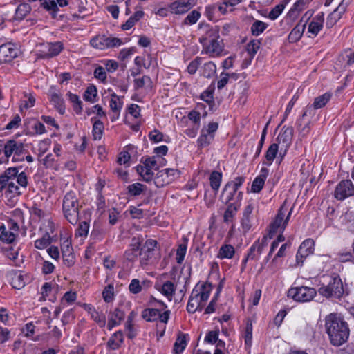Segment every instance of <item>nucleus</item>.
<instances>
[{
	"instance_id": "1",
	"label": "nucleus",
	"mask_w": 354,
	"mask_h": 354,
	"mask_svg": "<svg viewBox=\"0 0 354 354\" xmlns=\"http://www.w3.org/2000/svg\"><path fill=\"white\" fill-rule=\"evenodd\" d=\"M325 328L330 344L335 346L342 345L349 337L348 324L337 313H330L326 317Z\"/></svg>"
},
{
	"instance_id": "2",
	"label": "nucleus",
	"mask_w": 354,
	"mask_h": 354,
	"mask_svg": "<svg viewBox=\"0 0 354 354\" xmlns=\"http://www.w3.org/2000/svg\"><path fill=\"white\" fill-rule=\"evenodd\" d=\"M219 37L217 26L207 27L205 33L199 39L204 50L209 56H218L223 51V46L218 41Z\"/></svg>"
},
{
	"instance_id": "3",
	"label": "nucleus",
	"mask_w": 354,
	"mask_h": 354,
	"mask_svg": "<svg viewBox=\"0 0 354 354\" xmlns=\"http://www.w3.org/2000/svg\"><path fill=\"white\" fill-rule=\"evenodd\" d=\"M245 179L243 176H238L225 185L221 195V200L223 203H239L241 205L243 193L239 189L243 185Z\"/></svg>"
},
{
	"instance_id": "4",
	"label": "nucleus",
	"mask_w": 354,
	"mask_h": 354,
	"mask_svg": "<svg viewBox=\"0 0 354 354\" xmlns=\"http://www.w3.org/2000/svg\"><path fill=\"white\" fill-rule=\"evenodd\" d=\"M80 204L75 192H67L62 202V211L65 218L72 225H75L79 220Z\"/></svg>"
},
{
	"instance_id": "5",
	"label": "nucleus",
	"mask_w": 354,
	"mask_h": 354,
	"mask_svg": "<svg viewBox=\"0 0 354 354\" xmlns=\"http://www.w3.org/2000/svg\"><path fill=\"white\" fill-rule=\"evenodd\" d=\"M318 292L326 298L333 297L335 299H340L345 294L348 295L340 277L335 273L330 276V280L327 285H322Z\"/></svg>"
},
{
	"instance_id": "6",
	"label": "nucleus",
	"mask_w": 354,
	"mask_h": 354,
	"mask_svg": "<svg viewBox=\"0 0 354 354\" xmlns=\"http://www.w3.org/2000/svg\"><path fill=\"white\" fill-rule=\"evenodd\" d=\"M26 153V149L24 143L10 139L5 143V156L0 158V164L8 163V158L12 156L13 162L24 161Z\"/></svg>"
},
{
	"instance_id": "7",
	"label": "nucleus",
	"mask_w": 354,
	"mask_h": 354,
	"mask_svg": "<svg viewBox=\"0 0 354 354\" xmlns=\"http://www.w3.org/2000/svg\"><path fill=\"white\" fill-rule=\"evenodd\" d=\"M292 211V209H291L286 215L287 208L285 207V205H283L279 208L277 214L275 216L274 221L270 225V239H272V235L275 234L278 230L281 232H283L289 221Z\"/></svg>"
},
{
	"instance_id": "8",
	"label": "nucleus",
	"mask_w": 354,
	"mask_h": 354,
	"mask_svg": "<svg viewBox=\"0 0 354 354\" xmlns=\"http://www.w3.org/2000/svg\"><path fill=\"white\" fill-rule=\"evenodd\" d=\"M316 295V290L308 286L293 287L290 288L288 291V297L299 302L310 301Z\"/></svg>"
},
{
	"instance_id": "9",
	"label": "nucleus",
	"mask_w": 354,
	"mask_h": 354,
	"mask_svg": "<svg viewBox=\"0 0 354 354\" xmlns=\"http://www.w3.org/2000/svg\"><path fill=\"white\" fill-rule=\"evenodd\" d=\"M170 313L169 310L161 313L160 309L155 308H146L142 310V317L147 322H151L160 319L161 322L166 324L169 319Z\"/></svg>"
},
{
	"instance_id": "10",
	"label": "nucleus",
	"mask_w": 354,
	"mask_h": 354,
	"mask_svg": "<svg viewBox=\"0 0 354 354\" xmlns=\"http://www.w3.org/2000/svg\"><path fill=\"white\" fill-rule=\"evenodd\" d=\"M90 43L93 47L100 50L119 46L122 44L120 39L118 38L107 37L104 35H98L93 37Z\"/></svg>"
},
{
	"instance_id": "11",
	"label": "nucleus",
	"mask_w": 354,
	"mask_h": 354,
	"mask_svg": "<svg viewBox=\"0 0 354 354\" xmlns=\"http://www.w3.org/2000/svg\"><path fill=\"white\" fill-rule=\"evenodd\" d=\"M354 195V185L351 180H344L340 181L335 189L334 196L337 200L345 198Z\"/></svg>"
},
{
	"instance_id": "12",
	"label": "nucleus",
	"mask_w": 354,
	"mask_h": 354,
	"mask_svg": "<svg viewBox=\"0 0 354 354\" xmlns=\"http://www.w3.org/2000/svg\"><path fill=\"white\" fill-rule=\"evenodd\" d=\"M315 242L311 239L304 240L300 245L296 254V261L298 266H302L306 258L314 252Z\"/></svg>"
},
{
	"instance_id": "13",
	"label": "nucleus",
	"mask_w": 354,
	"mask_h": 354,
	"mask_svg": "<svg viewBox=\"0 0 354 354\" xmlns=\"http://www.w3.org/2000/svg\"><path fill=\"white\" fill-rule=\"evenodd\" d=\"M143 238L141 236H133L131 239L129 248L124 252V257L129 261H134L139 256Z\"/></svg>"
},
{
	"instance_id": "14",
	"label": "nucleus",
	"mask_w": 354,
	"mask_h": 354,
	"mask_svg": "<svg viewBox=\"0 0 354 354\" xmlns=\"http://www.w3.org/2000/svg\"><path fill=\"white\" fill-rule=\"evenodd\" d=\"M44 226L48 228V230L41 238L35 241V247L39 250L44 249L51 243L52 239L50 234H53L55 229V225L51 220L46 221Z\"/></svg>"
},
{
	"instance_id": "15",
	"label": "nucleus",
	"mask_w": 354,
	"mask_h": 354,
	"mask_svg": "<svg viewBox=\"0 0 354 354\" xmlns=\"http://www.w3.org/2000/svg\"><path fill=\"white\" fill-rule=\"evenodd\" d=\"M157 245V241L153 239H148L145 241L139 252L140 263L142 265H147L149 261L153 255L154 249Z\"/></svg>"
},
{
	"instance_id": "16",
	"label": "nucleus",
	"mask_w": 354,
	"mask_h": 354,
	"mask_svg": "<svg viewBox=\"0 0 354 354\" xmlns=\"http://www.w3.org/2000/svg\"><path fill=\"white\" fill-rule=\"evenodd\" d=\"M43 48L40 50L39 57L48 59L58 55L63 50V44L60 41L47 43L42 45Z\"/></svg>"
},
{
	"instance_id": "17",
	"label": "nucleus",
	"mask_w": 354,
	"mask_h": 354,
	"mask_svg": "<svg viewBox=\"0 0 354 354\" xmlns=\"http://www.w3.org/2000/svg\"><path fill=\"white\" fill-rule=\"evenodd\" d=\"M348 6V1L346 0L342 1L338 7L328 16L326 22V28H332L341 19L342 15L346 12Z\"/></svg>"
},
{
	"instance_id": "18",
	"label": "nucleus",
	"mask_w": 354,
	"mask_h": 354,
	"mask_svg": "<svg viewBox=\"0 0 354 354\" xmlns=\"http://www.w3.org/2000/svg\"><path fill=\"white\" fill-rule=\"evenodd\" d=\"M197 3V0H178L169 5L171 13L182 15L189 11Z\"/></svg>"
},
{
	"instance_id": "19",
	"label": "nucleus",
	"mask_w": 354,
	"mask_h": 354,
	"mask_svg": "<svg viewBox=\"0 0 354 354\" xmlns=\"http://www.w3.org/2000/svg\"><path fill=\"white\" fill-rule=\"evenodd\" d=\"M268 245V237L263 236L261 240H257L249 248L247 253L250 260L257 261L264 248Z\"/></svg>"
},
{
	"instance_id": "20",
	"label": "nucleus",
	"mask_w": 354,
	"mask_h": 354,
	"mask_svg": "<svg viewBox=\"0 0 354 354\" xmlns=\"http://www.w3.org/2000/svg\"><path fill=\"white\" fill-rule=\"evenodd\" d=\"M18 50L12 44H4L0 46V63L11 62L17 55Z\"/></svg>"
},
{
	"instance_id": "21",
	"label": "nucleus",
	"mask_w": 354,
	"mask_h": 354,
	"mask_svg": "<svg viewBox=\"0 0 354 354\" xmlns=\"http://www.w3.org/2000/svg\"><path fill=\"white\" fill-rule=\"evenodd\" d=\"M212 290V287L210 283H198L192 290V294L193 295V297H197L198 298H199L201 302L205 305V302L209 299Z\"/></svg>"
},
{
	"instance_id": "22",
	"label": "nucleus",
	"mask_w": 354,
	"mask_h": 354,
	"mask_svg": "<svg viewBox=\"0 0 354 354\" xmlns=\"http://www.w3.org/2000/svg\"><path fill=\"white\" fill-rule=\"evenodd\" d=\"M293 134V129L291 127L283 129L278 135L277 140L278 145H281V151L284 149L283 156L286 153V151L292 142Z\"/></svg>"
},
{
	"instance_id": "23",
	"label": "nucleus",
	"mask_w": 354,
	"mask_h": 354,
	"mask_svg": "<svg viewBox=\"0 0 354 354\" xmlns=\"http://www.w3.org/2000/svg\"><path fill=\"white\" fill-rule=\"evenodd\" d=\"M324 23V14L322 12H319L312 19L308 24V32L312 35V36L310 35L309 37H316L323 28Z\"/></svg>"
},
{
	"instance_id": "24",
	"label": "nucleus",
	"mask_w": 354,
	"mask_h": 354,
	"mask_svg": "<svg viewBox=\"0 0 354 354\" xmlns=\"http://www.w3.org/2000/svg\"><path fill=\"white\" fill-rule=\"evenodd\" d=\"M176 171V169H165L164 170L159 171L153 178L152 181L157 187H162L173 180L172 178H169V173H175Z\"/></svg>"
},
{
	"instance_id": "25",
	"label": "nucleus",
	"mask_w": 354,
	"mask_h": 354,
	"mask_svg": "<svg viewBox=\"0 0 354 354\" xmlns=\"http://www.w3.org/2000/svg\"><path fill=\"white\" fill-rule=\"evenodd\" d=\"M124 312L120 308H115L113 311H111L108 317V330H111L115 326H119L124 319Z\"/></svg>"
},
{
	"instance_id": "26",
	"label": "nucleus",
	"mask_w": 354,
	"mask_h": 354,
	"mask_svg": "<svg viewBox=\"0 0 354 354\" xmlns=\"http://www.w3.org/2000/svg\"><path fill=\"white\" fill-rule=\"evenodd\" d=\"M19 173V169L16 167H9L0 175V191L6 188L7 183L15 179Z\"/></svg>"
},
{
	"instance_id": "27",
	"label": "nucleus",
	"mask_w": 354,
	"mask_h": 354,
	"mask_svg": "<svg viewBox=\"0 0 354 354\" xmlns=\"http://www.w3.org/2000/svg\"><path fill=\"white\" fill-rule=\"evenodd\" d=\"M124 342V335L121 330L114 333L106 343V347L109 350H117L120 348Z\"/></svg>"
},
{
	"instance_id": "28",
	"label": "nucleus",
	"mask_w": 354,
	"mask_h": 354,
	"mask_svg": "<svg viewBox=\"0 0 354 354\" xmlns=\"http://www.w3.org/2000/svg\"><path fill=\"white\" fill-rule=\"evenodd\" d=\"M140 112H126L124 122L128 124L133 131H138L140 129Z\"/></svg>"
},
{
	"instance_id": "29",
	"label": "nucleus",
	"mask_w": 354,
	"mask_h": 354,
	"mask_svg": "<svg viewBox=\"0 0 354 354\" xmlns=\"http://www.w3.org/2000/svg\"><path fill=\"white\" fill-rule=\"evenodd\" d=\"M254 209L252 203L248 204L244 209L243 212V218L241 219V226L245 232L249 231L252 227L251 215Z\"/></svg>"
},
{
	"instance_id": "30",
	"label": "nucleus",
	"mask_w": 354,
	"mask_h": 354,
	"mask_svg": "<svg viewBox=\"0 0 354 354\" xmlns=\"http://www.w3.org/2000/svg\"><path fill=\"white\" fill-rule=\"evenodd\" d=\"M306 28V24L299 22L290 32L288 39L290 43L298 41L303 35Z\"/></svg>"
},
{
	"instance_id": "31",
	"label": "nucleus",
	"mask_w": 354,
	"mask_h": 354,
	"mask_svg": "<svg viewBox=\"0 0 354 354\" xmlns=\"http://www.w3.org/2000/svg\"><path fill=\"white\" fill-rule=\"evenodd\" d=\"M10 284L15 289H21L26 284L24 276L20 272L13 271L10 273Z\"/></svg>"
},
{
	"instance_id": "32",
	"label": "nucleus",
	"mask_w": 354,
	"mask_h": 354,
	"mask_svg": "<svg viewBox=\"0 0 354 354\" xmlns=\"http://www.w3.org/2000/svg\"><path fill=\"white\" fill-rule=\"evenodd\" d=\"M241 205L239 203H232L227 204V207L224 212L223 221L225 223H230L232 221L234 216L236 215Z\"/></svg>"
},
{
	"instance_id": "33",
	"label": "nucleus",
	"mask_w": 354,
	"mask_h": 354,
	"mask_svg": "<svg viewBox=\"0 0 354 354\" xmlns=\"http://www.w3.org/2000/svg\"><path fill=\"white\" fill-rule=\"evenodd\" d=\"M235 254L234 248L230 244H223L219 249L217 258L220 259L233 258Z\"/></svg>"
},
{
	"instance_id": "34",
	"label": "nucleus",
	"mask_w": 354,
	"mask_h": 354,
	"mask_svg": "<svg viewBox=\"0 0 354 354\" xmlns=\"http://www.w3.org/2000/svg\"><path fill=\"white\" fill-rule=\"evenodd\" d=\"M204 306L205 305L199 300V298L193 297V295L191 293L187 305V310L188 313H194L197 310H201Z\"/></svg>"
},
{
	"instance_id": "35",
	"label": "nucleus",
	"mask_w": 354,
	"mask_h": 354,
	"mask_svg": "<svg viewBox=\"0 0 354 354\" xmlns=\"http://www.w3.org/2000/svg\"><path fill=\"white\" fill-rule=\"evenodd\" d=\"M31 11V6L27 3H21L15 10V19L17 20H22Z\"/></svg>"
},
{
	"instance_id": "36",
	"label": "nucleus",
	"mask_w": 354,
	"mask_h": 354,
	"mask_svg": "<svg viewBox=\"0 0 354 354\" xmlns=\"http://www.w3.org/2000/svg\"><path fill=\"white\" fill-rule=\"evenodd\" d=\"M156 288L170 301L176 290L174 283L170 281H165L162 286Z\"/></svg>"
},
{
	"instance_id": "37",
	"label": "nucleus",
	"mask_w": 354,
	"mask_h": 354,
	"mask_svg": "<svg viewBox=\"0 0 354 354\" xmlns=\"http://www.w3.org/2000/svg\"><path fill=\"white\" fill-rule=\"evenodd\" d=\"M144 15V12L142 10L136 11L124 24L122 25L121 28L123 30H129L136 22L143 17Z\"/></svg>"
},
{
	"instance_id": "38",
	"label": "nucleus",
	"mask_w": 354,
	"mask_h": 354,
	"mask_svg": "<svg viewBox=\"0 0 354 354\" xmlns=\"http://www.w3.org/2000/svg\"><path fill=\"white\" fill-rule=\"evenodd\" d=\"M187 335L185 334H181L180 335L174 344V348L173 351L174 354H181L183 351L185 350L187 346V339H186Z\"/></svg>"
},
{
	"instance_id": "39",
	"label": "nucleus",
	"mask_w": 354,
	"mask_h": 354,
	"mask_svg": "<svg viewBox=\"0 0 354 354\" xmlns=\"http://www.w3.org/2000/svg\"><path fill=\"white\" fill-rule=\"evenodd\" d=\"M16 239V234L10 232L5 225L0 227V241L7 243H12Z\"/></svg>"
},
{
	"instance_id": "40",
	"label": "nucleus",
	"mask_w": 354,
	"mask_h": 354,
	"mask_svg": "<svg viewBox=\"0 0 354 354\" xmlns=\"http://www.w3.org/2000/svg\"><path fill=\"white\" fill-rule=\"evenodd\" d=\"M147 190V187L140 183H135L127 187L128 194L131 196H138Z\"/></svg>"
},
{
	"instance_id": "41",
	"label": "nucleus",
	"mask_w": 354,
	"mask_h": 354,
	"mask_svg": "<svg viewBox=\"0 0 354 354\" xmlns=\"http://www.w3.org/2000/svg\"><path fill=\"white\" fill-rule=\"evenodd\" d=\"M137 171L142 176L143 180L148 183L152 181L154 177L153 170L147 167L144 163L143 165L137 166Z\"/></svg>"
},
{
	"instance_id": "42",
	"label": "nucleus",
	"mask_w": 354,
	"mask_h": 354,
	"mask_svg": "<svg viewBox=\"0 0 354 354\" xmlns=\"http://www.w3.org/2000/svg\"><path fill=\"white\" fill-rule=\"evenodd\" d=\"M216 72V66L212 62L205 63L201 68V75L205 78H211Z\"/></svg>"
},
{
	"instance_id": "43",
	"label": "nucleus",
	"mask_w": 354,
	"mask_h": 354,
	"mask_svg": "<svg viewBox=\"0 0 354 354\" xmlns=\"http://www.w3.org/2000/svg\"><path fill=\"white\" fill-rule=\"evenodd\" d=\"M222 181V174L218 171H213L209 176L210 186L215 192V194L218 191Z\"/></svg>"
},
{
	"instance_id": "44",
	"label": "nucleus",
	"mask_w": 354,
	"mask_h": 354,
	"mask_svg": "<svg viewBox=\"0 0 354 354\" xmlns=\"http://www.w3.org/2000/svg\"><path fill=\"white\" fill-rule=\"evenodd\" d=\"M41 6L52 15L53 18L57 16L58 7L55 0H40Z\"/></svg>"
},
{
	"instance_id": "45",
	"label": "nucleus",
	"mask_w": 354,
	"mask_h": 354,
	"mask_svg": "<svg viewBox=\"0 0 354 354\" xmlns=\"http://www.w3.org/2000/svg\"><path fill=\"white\" fill-rule=\"evenodd\" d=\"M312 112H304L301 118L298 120V124L301 131L307 133L310 129V119Z\"/></svg>"
},
{
	"instance_id": "46",
	"label": "nucleus",
	"mask_w": 354,
	"mask_h": 354,
	"mask_svg": "<svg viewBox=\"0 0 354 354\" xmlns=\"http://www.w3.org/2000/svg\"><path fill=\"white\" fill-rule=\"evenodd\" d=\"M214 139L213 136L205 133L201 130V135L197 139V146L199 149H203L209 145Z\"/></svg>"
},
{
	"instance_id": "47",
	"label": "nucleus",
	"mask_w": 354,
	"mask_h": 354,
	"mask_svg": "<svg viewBox=\"0 0 354 354\" xmlns=\"http://www.w3.org/2000/svg\"><path fill=\"white\" fill-rule=\"evenodd\" d=\"M134 87L136 89L140 88H151L152 81L149 76L144 75L140 78H136L134 80Z\"/></svg>"
},
{
	"instance_id": "48",
	"label": "nucleus",
	"mask_w": 354,
	"mask_h": 354,
	"mask_svg": "<svg viewBox=\"0 0 354 354\" xmlns=\"http://www.w3.org/2000/svg\"><path fill=\"white\" fill-rule=\"evenodd\" d=\"M331 93H326L317 97H316L313 102V107L315 109L323 108L331 98Z\"/></svg>"
},
{
	"instance_id": "49",
	"label": "nucleus",
	"mask_w": 354,
	"mask_h": 354,
	"mask_svg": "<svg viewBox=\"0 0 354 354\" xmlns=\"http://www.w3.org/2000/svg\"><path fill=\"white\" fill-rule=\"evenodd\" d=\"M135 149V147L133 145H127L124 147V149L123 151H122L118 158V162L120 165L126 164L129 162L131 155L129 153L130 151H133Z\"/></svg>"
},
{
	"instance_id": "50",
	"label": "nucleus",
	"mask_w": 354,
	"mask_h": 354,
	"mask_svg": "<svg viewBox=\"0 0 354 354\" xmlns=\"http://www.w3.org/2000/svg\"><path fill=\"white\" fill-rule=\"evenodd\" d=\"M91 318L98 325L99 327L104 328L106 326V317L102 311L96 310L91 314Z\"/></svg>"
},
{
	"instance_id": "51",
	"label": "nucleus",
	"mask_w": 354,
	"mask_h": 354,
	"mask_svg": "<svg viewBox=\"0 0 354 354\" xmlns=\"http://www.w3.org/2000/svg\"><path fill=\"white\" fill-rule=\"evenodd\" d=\"M35 99L31 94H24V97L21 98L20 109H28L32 107L35 104Z\"/></svg>"
},
{
	"instance_id": "52",
	"label": "nucleus",
	"mask_w": 354,
	"mask_h": 354,
	"mask_svg": "<svg viewBox=\"0 0 354 354\" xmlns=\"http://www.w3.org/2000/svg\"><path fill=\"white\" fill-rule=\"evenodd\" d=\"M97 88L94 85L88 86L84 91L83 97L85 101L94 102L97 97Z\"/></svg>"
},
{
	"instance_id": "53",
	"label": "nucleus",
	"mask_w": 354,
	"mask_h": 354,
	"mask_svg": "<svg viewBox=\"0 0 354 354\" xmlns=\"http://www.w3.org/2000/svg\"><path fill=\"white\" fill-rule=\"evenodd\" d=\"M123 97L115 94H111L109 100V106L112 111H120L122 108Z\"/></svg>"
},
{
	"instance_id": "54",
	"label": "nucleus",
	"mask_w": 354,
	"mask_h": 354,
	"mask_svg": "<svg viewBox=\"0 0 354 354\" xmlns=\"http://www.w3.org/2000/svg\"><path fill=\"white\" fill-rule=\"evenodd\" d=\"M103 130H104V124L103 123L100 121L99 120H97L94 121L93 124V136L94 140H100L102 134H103Z\"/></svg>"
},
{
	"instance_id": "55",
	"label": "nucleus",
	"mask_w": 354,
	"mask_h": 354,
	"mask_svg": "<svg viewBox=\"0 0 354 354\" xmlns=\"http://www.w3.org/2000/svg\"><path fill=\"white\" fill-rule=\"evenodd\" d=\"M268 25L259 20H256L251 26V32L253 35L258 36L267 28Z\"/></svg>"
},
{
	"instance_id": "56",
	"label": "nucleus",
	"mask_w": 354,
	"mask_h": 354,
	"mask_svg": "<svg viewBox=\"0 0 354 354\" xmlns=\"http://www.w3.org/2000/svg\"><path fill=\"white\" fill-rule=\"evenodd\" d=\"M163 161V158L160 156L152 157L146 158L145 162H143L147 167L150 168L151 170L157 171L159 169L160 165H158V162Z\"/></svg>"
},
{
	"instance_id": "57",
	"label": "nucleus",
	"mask_w": 354,
	"mask_h": 354,
	"mask_svg": "<svg viewBox=\"0 0 354 354\" xmlns=\"http://www.w3.org/2000/svg\"><path fill=\"white\" fill-rule=\"evenodd\" d=\"M279 145L277 143H273L270 145L266 153V158L267 161L270 162V164L272 162L274 159L276 158L277 152L279 151Z\"/></svg>"
},
{
	"instance_id": "58",
	"label": "nucleus",
	"mask_w": 354,
	"mask_h": 354,
	"mask_svg": "<svg viewBox=\"0 0 354 354\" xmlns=\"http://www.w3.org/2000/svg\"><path fill=\"white\" fill-rule=\"evenodd\" d=\"M200 17L201 12L196 10H194L184 19L183 24L185 25H193L198 21Z\"/></svg>"
},
{
	"instance_id": "59",
	"label": "nucleus",
	"mask_w": 354,
	"mask_h": 354,
	"mask_svg": "<svg viewBox=\"0 0 354 354\" xmlns=\"http://www.w3.org/2000/svg\"><path fill=\"white\" fill-rule=\"evenodd\" d=\"M260 45L261 42L259 40H252L247 44L246 50L250 55L251 59H252L257 53L260 48Z\"/></svg>"
},
{
	"instance_id": "60",
	"label": "nucleus",
	"mask_w": 354,
	"mask_h": 354,
	"mask_svg": "<svg viewBox=\"0 0 354 354\" xmlns=\"http://www.w3.org/2000/svg\"><path fill=\"white\" fill-rule=\"evenodd\" d=\"M67 96L68 97L69 102L73 104V107L75 110H82V102L77 95L68 92L67 93Z\"/></svg>"
},
{
	"instance_id": "61",
	"label": "nucleus",
	"mask_w": 354,
	"mask_h": 354,
	"mask_svg": "<svg viewBox=\"0 0 354 354\" xmlns=\"http://www.w3.org/2000/svg\"><path fill=\"white\" fill-rule=\"evenodd\" d=\"M88 230L89 224L86 221L81 222L79 224L78 227L76 229L75 235L76 237L79 236L85 238L88 233Z\"/></svg>"
},
{
	"instance_id": "62",
	"label": "nucleus",
	"mask_w": 354,
	"mask_h": 354,
	"mask_svg": "<svg viewBox=\"0 0 354 354\" xmlns=\"http://www.w3.org/2000/svg\"><path fill=\"white\" fill-rule=\"evenodd\" d=\"M243 337L245 345L250 346L252 344V324L250 320H248L246 323Z\"/></svg>"
},
{
	"instance_id": "63",
	"label": "nucleus",
	"mask_w": 354,
	"mask_h": 354,
	"mask_svg": "<svg viewBox=\"0 0 354 354\" xmlns=\"http://www.w3.org/2000/svg\"><path fill=\"white\" fill-rule=\"evenodd\" d=\"M287 3H281L275 6L269 12L268 17L270 19H276L283 12Z\"/></svg>"
},
{
	"instance_id": "64",
	"label": "nucleus",
	"mask_w": 354,
	"mask_h": 354,
	"mask_svg": "<svg viewBox=\"0 0 354 354\" xmlns=\"http://www.w3.org/2000/svg\"><path fill=\"white\" fill-rule=\"evenodd\" d=\"M114 297V287L111 284L106 286L102 292V297L106 302H110Z\"/></svg>"
}]
</instances>
